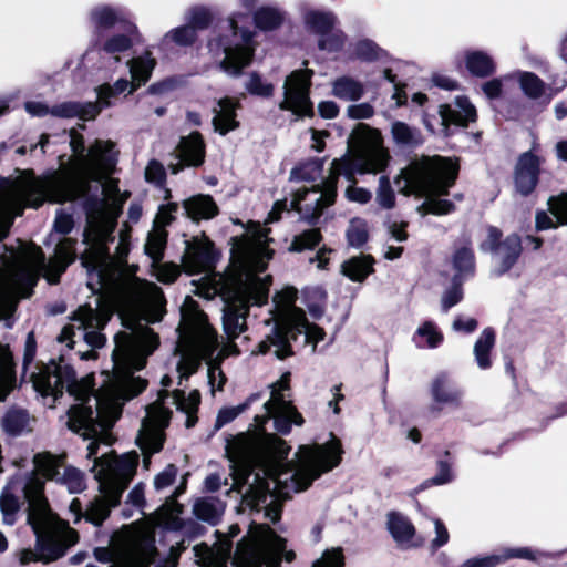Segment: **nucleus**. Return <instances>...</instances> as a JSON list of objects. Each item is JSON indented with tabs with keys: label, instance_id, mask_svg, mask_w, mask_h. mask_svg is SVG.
<instances>
[{
	"label": "nucleus",
	"instance_id": "1",
	"mask_svg": "<svg viewBox=\"0 0 567 567\" xmlns=\"http://www.w3.org/2000/svg\"><path fill=\"white\" fill-rule=\"evenodd\" d=\"M72 156L64 162L60 156V167L43 176L32 171H21L14 177L0 178V240L25 207L38 208L44 202L65 203L84 196L90 181L102 182L103 207L87 215L84 241L87 245L81 256L82 265L87 269V285L97 292H117L128 299L133 315L124 319L123 324L159 321L164 315L165 299L155 284L128 279L126 257L130 251V235L122 231L114 255H110L106 241L115 227V220L128 193H121L117 181L109 178L116 165V152L111 141L96 140L86 151L84 137L74 128L70 131Z\"/></svg>",
	"mask_w": 567,
	"mask_h": 567
},
{
	"label": "nucleus",
	"instance_id": "2",
	"mask_svg": "<svg viewBox=\"0 0 567 567\" xmlns=\"http://www.w3.org/2000/svg\"><path fill=\"white\" fill-rule=\"evenodd\" d=\"M125 328L114 338L112 373H102L103 380L95 393H92V377L78 380L73 368L63 359L51 361L32 374L34 389L41 395L51 398L52 403L63 394L64 389L79 402L69 410L68 426L85 440H91L87 457L93 460L92 470L101 496L90 503L84 517L95 526L102 525L111 508L118 505L140 460L135 451L121 456L111 451L99 457L100 445H112L114 437L111 427L118 419L122 406L145 390L146 380L134 377V372L144 368L147 357L158 346V337L146 324L137 321L125 323Z\"/></svg>",
	"mask_w": 567,
	"mask_h": 567
},
{
	"label": "nucleus",
	"instance_id": "3",
	"mask_svg": "<svg viewBox=\"0 0 567 567\" xmlns=\"http://www.w3.org/2000/svg\"><path fill=\"white\" fill-rule=\"evenodd\" d=\"M290 446L264 432L243 433L227 445L234 488L243 494V507L275 523L281 515L282 499L307 489L315 480L341 462L340 440L300 445L295 458L284 463Z\"/></svg>",
	"mask_w": 567,
	"mask_h": 567
},
{
	"label": "nucleus",
	"instance_id": "4",
	"mask_svg": "<svg viewBox=\"0 0 567 567\" xmlns=\"http://www.w3.org/2000/svg\"><path fill=\"white\" fill-rule=\"evenodd\" d=\"M234 241L231 269L224 275H214L208 286L199 287L197 291L206 299L221 297L223 328L230 339L246 329L249 308L267 302L271 278L262 274L272 255L268 249V230L259 224L251 225Z\"/></svg>",
	"mask_w": 567,
	"mask_h": 567
},
{
	"label": "nucleus",
	"instance_id": "5",
	"mask_svg": "<svg viewBox=\"0 0 567 567\" xmlns=\"http://www.w3.org/2000/svg\"><path fill=\"white\" fill-rule=\"evenodd\" d=\"M391 161L388 147L381 132L365 124H359L351 135L347 153L331 163L329 175L322 185L302 188L296 192L291 207L305 220L315 223L322 212L331 206L337 196V183L343 175L354 182V174H381Z\"/></svg>",
	"mask_w": 567,
	"mask_h": 567
},
{
	"label": "nucleus",
	"instance_id": "6",
	"mask_svg": "<svg viewBox=\"0 0 567 567\" xmlns=\"http://www.w3.org/2000/svg\"><path fill=\"white\" fill-rule=\"evenodd\" d=\"M75 259L74 241L62 239L54 256L48 261L33 244L24 245L19 252L10 251L0 260V319L8 318L19 298H27L40 275L50 284L58 282L66 267Z\"/></svg>",
	"mask_w": 567,
	"mask_h": 567
},
{
	"label": "nucleus",
	"instance_id": "7",
	"mask_svg": "<svg viewBox=\"0 0 567 567\" xmlns=\"http://www.w3.org/2000/svg\"><path fill=\"white\" fill-rule=\"evenodd\" d=\"M41 482L32 480L25 487L28 524L35 535V548H23L17 553L19 563L48 564L64 556L66 549L78 543V532L60 519L41 495Z\"/></svg>",
	"mask_w": 567,
	"mask_h": 567
},
{
	"label": "nucleus",
	"instance_id": "8",
	"mask_svg": "<svg viewBox=\"0 0 567 567\" xmlns=\"http://www.w3.org/2000/svg\"><path fill=\"white\" fill-rule=\"evenodd\" d=\"M457 171L456 163L440 156L414 159L402 171L411 190L425 197L417 208L421 215H445L454 209L450 200L440 197L447 194L456 179Z\"/></svg>",
	"mask_w": 567,
	"mask_h": 567
},
{
	"label": "nucleus",
	"instance_id": "9",
	"mask_svg": "<svg viewBox=\"0 0 567 567\" xmlns=\"http://www.w3.org/2000/svg\"><path fill=\"white\" fill-rule=\"evenodd\" d=\"M177 351L181 359L177 365L179 378L193 374L202 360L210 358L218 348V337L208 323L207 316L190 297L185 298L181 308Z\"/></svg>",
	"mask_w": 567,
	"mask_h": 567
},
{
	"label": "nucleus",
	"instance_id": "10",
	"mask_svg": "<svg viewBox=\"0 0 567 567\" xmlns=\"http://www.w3.org/2000/svg\"><path fill=\"white\" fill-rule=\"evenodd\" d=\"M172 399V404L187 415L186 426L195 424L194 413L197 411L200 395L198 391H192L187 396L184 391L176 390L172 396L166 390L158 394V399L146 408V415L143 419L136 443L140 446L144 460L143 464L147 468L150 456L162 450L165 440L164 430L169 423L171 411L166 406V400Z\"/></svg>",
	"mask_w": 567,
	"mask_h": 567
},
{
	"label": "nucleus",
	"instance_id": "11",
	"mask_svg": "<svg viewBox=\"0 0 567 567\" xmlns=\"http://www.w3.org/2000/svg\"><path fill=\"white\" fill-rule=\"evenodd\" d=\"M286 540L268 525L256 524L236 547L231 564L235 567H280L281 558L290 563L292 550H286Z\"/></svg>",
	"mask_w": 567,
	"mask_h": 567
},
{
	"label": "nucleus",
	"instance_id": "12",
	"mask_svg": "<svg viewBox=\"0 0 567 567\" xmlns=\"http://www.w3.org/2000/svg\"><path fill=\"white\" fill-rule=\"evenodd\" d=\"M297 290L288 287L274 296L275 309L271 311L274 327L271 332L259 342L260 353L272 352L278 359H285L292 354L289 350L287 329L297 320H301L305 312L295 306Z\"/></svg>",
	"mask_w": 567,
	"mask_h": 567
},
{
	"label": "nucleus",
	"instance_id": "13",
	"mask_svg": "<svg viewBox=\"0 0 567 567\" xmlns=\"http://www.w3.org/2000/svg\"><path fill=\"white\" fill-rule=\"evenodd\" d=\"M113 308V305L99 306L97 309L89 306L80 307L71 322L61 330L58 341L65 343L71 349L75 338H80L92 348H101L105 342V337L101 333V330L110 320Z\"/></svg>",
	"mask_w": 567,
	"mask_h": 567
},
{
	"label": "nucleus",
	"instance_id": "14",
	"mask_svg": "<svg viewBox=\"0 0 567 567\" xmlns=\"http://www.w3.org/2000/svg\"><path fill=\"white\" fill-rule=\"evenodd\" d=\"M290 374H284L276 383L271 385V393L268 401L264 403L265 413L255 416V426L262 429L264 424L272 419L275 430L287 434L291 425H302L303 417L292 405L289 394Z\"/></svg>",
	"mask_w": 567,
	"mask_h": 567
},
{
	"label": "nucleus",
	"instance_id": "15",
	"mask_svg": "<svg viewBox=\"0 0 567 567\" xmlns=\"http://www.w3.org/2000/svg\"><path fill=\"white\" fill-rule=\"evenodd\" d=\"M231 37H223L216 45L224 53L220 68L231 75H238L246 68L252 58L255 47L252 44V33L250 31L238 32V25L235 18L229 19Z\"/></svg>",
	"mask_w": 567,
	"mask_h": 567
},
{
	"label": "nucleus",
	"instance_id": "16",
	"mask_svg": "<svg viewBox=\"0 0 567 567\" xmlns=\"http://www.w3.org/2000/svg\"><path fill=\"white\" fill-rule=\"evenodd\" d=\"M313 71L301 69L292 71L284 83V100L279 103V109L290 111L297 117L312 114V103L310 101V86Z\"/></svg>",
	"mask_w": 567,
	"mask_h": 567
},
{
	"label": "nucleus",
	"instance_id": "17",
	"mask_svg": "<svg viewBox=\"0 0 567 567\" xmlns=\"http://www.w3.org/2000/svg\"><path fill=\"white\" fill-rule=\"evenodd\" d=\"M102 563L113 561L111 567H147L152 561L153 546L146 537L130 538L118 553L106 548H97L94 553Z\"/></svg>",
	"mask_w": 567,
	"mask_h": 567
},
{
	"label": "nucleus",
	"instance_id": "18",
	"mask_svg": "<svg viewBox=\"0 0 567 567\" xmlns=\"http://www.w3.org/2000/svg\"><path fill=\"white\" fill-rule=\"evenodd\" d=\"M132 76V83L125 79L117 80L113 86L103 84L97 89V103L99 106H109L111 104L110 97L121 94L125 91L132 93L137 86L145 83L151 75V72L155 65L154 59L151 58L150 53L145 55L132 59L127 62Z\"/></svg>",
	"mask_w": 567,
	"mask_h": 567
},
{
	"label": "nucleus",
	"instance_id": "19",
	"mask_svg": "<svg viewBox=\"0 0 567 567\" xmlns=\"http://www.w3.org/2000/svg\"><path fill=\"white\" fill-rule=\"evenodd\" d=\"M238 533L239 527L234 525L229 527L228 536H220L214 546L209 547L206 544L194 546L196 563L200 567H227L231 548L230 538L237 536Z\"/></svg>",
	"mask_w": 567,
	"mask_h": 567
},
{
	"label": "nucleus",
	"instance_id": "20",
	"mask_svg": "<svg viewBox=\"0 0 567 567\" xmlns=\"http://www.w3.org/2000/svg\"><path fill=\"white\" fill-rule=\"evenodd\" d=\"M542 163L543 158L535 153V147L518 157L514 174L518 193L528 195L535 189Z\"/></svg>",
	"mask_w": 567,
	"mask_h": 567
},
{
	"label": "nucleus",
	"instance_id": "21",
	"mask_svg": "<svg viewBox=\"0 0 567 567\" xmlns=\"http://www.w3.org/2000/svg\"><path fill=\"white\" fill-rule=\"evenodd\" d=\"M214 262L213 244L207 239L188 241L183 257L184 271L194 275L207 271Z\"/></svg>",
	"mask_w": 567,
	"mask_h": 567
},
{
	"label": "nucleus",
	"instance_id": "22",
	"mask_svg": "<svg viewBox=\"0 0 567 567\" xmlns=\"http://www.w3.org/2000/svg\"><path fill=\"white\" fill-rule=\"evenodd\" d=\"M501 233L496 228L488 230V245L494 251V259L501 265L502 271L509 269L522 251L520 238L517 235H509L503 243L498 244Z\"/></svg>",
	"mask_w": 567,
	"mask_h": 567
},
{
	"label": "nucleus",
	"instance_id": "23",
	"mask_svg": "<svg viewBox=\"0 0 567 567\" xmlns=\"http://www.w3.org/2000/svg\"><path fill=\"white\" fill-rule=\"evenodd\" d=\"M432 409L440 411L445 406H458L463 392L445 374L435 377L431 382Z\"/></svg>",
	"mask_w": 567,
	"mask_h": 567
},
{
	"label": "nucleus",
	"instance_id": "24",
	"mask_svg": "<svg viewBox=\"0 0 567 567\" xmlns=\"http://www.w3.org/2000/svg\"><path fill=\"white\" fill-rule=\"evenodd\" d=\"M386 525L390 534L400 548L411 549L423 544V538H417L415 536V527L408 517L399 513H390L388 515Z\"/></svg>",
	"mask_w": 567,
	"mask_h": 567
},
{
	"label": "nucleus",
	"instance_id": "25",
	"mask_svg": "<svg viewBox=\"0 0 567 567\" xmlns=\"http://www.w3.org/2000/svg\"><path fill=\"white\" fill-rule=\"evenodd\" d=\"M239 107L238 101L230 97H223L214 107L213 125L216 132L221 135L227 134L238 127L236 120V110Z\"/></svg>",
	"mask_w": 567,
	"mask_h": 567
},
{
	"label": "nucleus",
	"instance_id": "26",
	"mask_svg": "<svg viewBox=\"0 0 567 567\" xmlns=\"http://www.w3.org/2000/svg\"><path fill=\"white\" fill-rule=\"evenodd\" d=\"M440 115L444 124L466 126L468 122L475 121L476 110L467 97L455 99V109L450 105H441Z\"/></svg>",
	"mask_w": 567,
	"mask_h": 567
},
{
	"label": "nucleus",
	"instance_id": "27",
	"mask_svg": "<svg viewBox=\"0 0 567 567\" xmlns=\"http://www.w3.org/2000/svg\"><path fill=\"white\" fill-rule=\"evenodd\" d=\"M34 463V472L31 474V476L28 478L27 483L23 487V494L25 495V487L32 480H38L41 482L42 488H41V495L47 501V498L43 495V488H44V481L39 477V475L49 478L54 480L59 476V468L61 466V457H58L55 455H52L48 452L38 453L33 457Z\"/></svg>",
	"mask_w": 567,
	"mask_h": 567
},
{
	"label": "nucleus",
	"instance_id": "28",
	"mask_svg": "<svg viewBox=\"0 0 567 567\" xmlns=\"http://www.w3.org/2000/svg\"><path fill=\"white\" fill-rule=\"evenodd\" d=\"M101 112L96 103L63 102L51 109V115L62 118L79 117L84 121L93 120Z\"/></svg>",
	"mask_w": 567,
	"mask_h": 567
},
{
	"label": "nucleus",
	"instance_id": "29",
	"mask_svg": "<svg viewBox=\"0 0 567 567\" xmlns=\"http://www.w3.org/2000/svg\"><path fill=\"white\" fill-rule=\"evenodd\" d=\"M177 154L182 162L189 166L203 164L205 145L199 133H192L183 137L177 147Z\"/></svg>",
	"mask_w": 567,
	"mask_h": 567
},
{
	"label": "nucleus",
	"instance_id": "30",
	"mask_svg": "<svg viewBox=\"0 0 567 567\" xmlns=\"http://www.w3.org/2000/svg\"><path fill=\"white\" fill-rule=\"evenodd\" d=\"M184 210L192 220L213 218L217 212V205L208 195L193 196L184 202Z\"/></svg>",
	"mask_w": 567,
	"mask_h": 567
},
{
	"label": "nucleus",
	"instance_id": "31",
	"mask_svg": "<svg viewBox=\"0 0 567 567\" xmlns=\"http://www.w3.org/2000/svg\"><path fill=\"white\" fill-rule=\"evenodd\" d=\"M390 133L393 143L400 148H413L423 142L420 130L402 121L392 122Z\"/></svg>",
	"mask_w": 567,
	"mask_h": 567
},
{
	"label": "nucleus",
	"instance_id": "32",
	"mask_svg": "<svg viewBox=\"0 0 567 567\" xmlns=\"http://www.w3.org/2000/svg\"><path fill=\"white\" fill-rule=\"evenodd\" d=\"M333 96L344 101H358L364 94L363 84L348 75L337 78L331 83Z\"/></svg>",
	"mask_w": 567,
	"mask_h": 567
},
{
	"label": "nucleus",
	"instance_id": "33",
	"mask_svg": "<svg viewBox=\"0 0 567 567\" xmlns=\"http://www.w3.org/2000/svg\"><path fill=\"white\" fill-rule=\"evenodd\" d=\"M305 334L306 343H311L313 348L316 344L323 340L326 333L322 328L311 324L308 322L306 316H302L301 320H297L292 326L287 329V337L289 338V343L291 340H296L299 334ZM289 350L291 351V346L289 344Z\"/></svg>",
	"mask_w": 567,
	"mask_h": 567
},
{
	"label": "nucleus",
	"instance_id": "34",
	"mask_svg": "<svg viewBox=\"0 0 567 567\" xmlns=\"http://www.w3.org/2000/svg\"><path fill=\"white\" fill-rule=\"evenodd\" d=\"M453 279L465 280L474 275V255L470 248L457 249L452 257Z\"/></svg>",
	"mask_w": 567,
	"mask_h": 567
},
{
	"label": "nucleus",
	"instance_id": "35",
	"mask_svg": "<svg viewBox=\"0 0 567 567\" xmlns=\"http://www.w3.org/2000/svg\"><path fill=\"white\" fill-rule=\"evenodd\" d=\"M443 341V334L432 321H425L414 332L413 342L420 349H435Z\"/></svg>",
	"mask_w": 567,
	"mask_h": 567
},
{
	"label": "nucleus",
	"instance_id": "36",
	"mask_svg": "<svg viewBox=\"0 0 567 567\" xmlns=\"http://www.w3.org/2000/svg\"><path fill=\"white\" fill-rule=\"evenodd\" d=\"M34 419L27 411L19 409L10 410L3 419L4 430L12 435L31 431Z\"/></svg>",
	"mask_w": 567,
	"mask_h": 567
},
{
	"label": "nucleus",
	"instance_id": "37",
	"mask_svg": "<svg viewBox=\"0 0 567 567\" xmlns=\"http://www.w3.org/2000/svg\"><path fill=\"white\" fill-rule=\"evenodd\" d=\"M467 70L476 76H488L495 71L493 59L482 51H468L465 54Z\"/></svg>",
	"mask_w": 567,
	"mask_h": 567
},
{
	"label": "nucleus",
	"instance_id": "38",
	"mask_svg": "<svg viewBox=\"0 0 567 567\" xmlns=\"http://www.w3.org/2000/svg\"><path fill=\"white\" fill-rule=\"evenodd\" d=\"M372 265L370 256L353 257L342 264L341 272L353 281H363L372 271Z\"/></svg>",
	"mask_w": 567,
	"mask_h": 567
},
{
	"label": "nucleus",
	"instance_id": "39",
	"mask_svg": "<svg viewBox=\"0 0 567 567\" xmlns=\"http://www.w3.org/2000/svg\"><path fill=\"white\" fill-rule=\"evenodd\" d=\"M495 344V333L492 329H484L474 344V355L477 365L486 370L492 362L489 353Z\"/></svg>",
	"mask_w": 567,
	"mask_h": 567
},
{
	"label": "nucleus",
	"instance_id": "40",
	"mask_svg": "<svg viewBox=\"0 0 567 567\" xmlns=\"http://www.w3.org/2000/svg\"><path fill=\"white\" fill-rule=\"evenodd\" d=\"M12 482L9 483L0 495V511L6 525H13L20 512V501L12 493Z\"/></svg>",
	"mask_w": 567,
	"mask_h": 567
},
{
	"label": "nucleus",
	"instance_id": "41",
	"mask_svg": "<svg viewBox=\"0 0 567 567\" xmlns=\"http://www.w3.org/2000/svg\"><path fill=\"white\" fill-rule=\"evenodd\" d=\"M516 79L523 93L533 100L539 99L546 91V84L536 74L532 72H516L512 74Z\"/></svg>",
	"mask_w": 567,
	"mask_h": 567
},
{
	"label": "nucleus",
	"instance_id": "42",
	"mask_svg": "<svg viewBox=\"0 0 567 567\" xmlns=\"http://www.w3.org/2000/svg\"><path fill=\"white\" fill-rule=\"evenodd\" d=\"M306 25L318 34L327 33L336 24V17L332 12L308 10L303 14Z\"/></svg>",
	"mask_w": 567,
	"mask_h": 567
},
{
	"label": "nucleus",
	"instance_id": "43",
	"mask_svg": "<svg viewBox=\"0 0 567 567\" xmlns=\"http://www.w3.org/2000/svg\"><path fill=\"white\" fill-rule=\"evenodd\" d=\"M225 509L224 503L217 498L207 497L198 499L194 504L195 515L206 522L215 524L223 515Z\"/></svg>",
	"mask_w": 567,
	"mask_h": 567
},
{
	"label": "nucleus",
	"instance_id": "44",
	"mask_svg": "<svg viewBox=\"0 0 567 567\" xmlns=\"http://www.w3.org/2000/svg\"><path fill=\"white\" fill-rule=\"evenodd\" d=\"M256 27L262 30H272L284 21V13L275 7H261L255 14Z\"/></svg>",
	"mask_w": 567,
	"mask_h": 567
},
{
	"label": "nucleus",
	"instance_id": "45",
	"mask_svg": "<svg viewBox=\"0 0 567 567\" xmlns=\"http://www.w3.org/2000/svg\"><path fill=\"white\" fill-rule=\"evenodd\" d=\"M167 233L163 227L154 226L147 236L145 252L153 261L161 260L166 245Z\"/></svg>",
	"mask_w": 567,
	"mask_h": 567
},
{
	"label": "nucleus",
	"instance_id": "46",
	"mask_svg": "<svg viewBox=\"0 0 567 567\" xmlns=\"http://www.w3.org/2000/svg\"><path fill=\"white\" fill-rule=\"evenodd\" d=\"M91 21L96 29H109L121 20V14L107 6H99L90 13Z\"/></svg>",
	"mask_w": 567,
	"mask_h": 567
},
{
	"label": "nucleus",
	"instance_id": "47",
	"mask_svg": "<svg viewBox=\"0 0 567 567\" xmlns=\"http://www.w3.org/2000/svg\"><path fill=\"white\" fill-rule=\"evenodd\" d=\"M368 224L362 218H352L347 229V239L352 247H361L368 240Z\"/></svg>",
	"mask_w": 567,
	"mask_h": 567
},
{
	"label": "nucleus",
	"instance_id": "48",
	"mask_svg": "<svg viewBox=\"0 0 567 567\" xmlns=\"http://www.w3.org/2000/svg\"><path fill=\"white\" fill-rule=\"evenodd\" d=\"M322 169V159H311L293 168L291 177L297 181H315L321 175Z\"/></svg>",
	"mask_w": 567,
	"mask_h": 567
},
{
	"label": "nucleus",
	"instance_id": "49",
	"mask_svg": "<svg viewBox=\"0 0 567 567\" xmlns=\"http://www.w3.org/2000/svg\"><path fill=\"white\" fill-rule=\"evenodd\" d=\"M321 240V234L318 229H309L296 236L290 245L289 250L300 252L311 249Z\"/></svg>",
	"mask_w": 567,
	"mask_h": 567
},
{
	"label": "nucleus",
	"instance_id": "50",
	"mask_svg": "<svg viewBox=\"0 0 567 567\" xmlns=\"http://www.w3.org/2000/svg\"><path fill=\"white\" fill-rule=\"evenodd\" d=\"M377 202L382 208L385 209H391L395 205V195L391 187L390 179L385 175H381L379 177Z\"/></svg>",
	"mask_w": 567,
	"mask_h": 567
},
{
	"label": "nucleus",
	"instance_id": "51",
	"mask_svg": "<svg viewBox=\"0 0 567 567\" xmlns=\"http://www.w3.org/2000/svg\"><path fill=\"white\" fill-rule=\"evenodd\" d=\"M60 480L70 493H79L85 487L83 474L74 467H66Z\"/></svg>",
	"mask_w": 567,
	"mask_h": 567
},
{
	"label": "nucleus",
	"instance_id": "52",
	"mask_svg": "<svg viewBox=\"0 0 567 567\" xmlns=\"http://www.w3.org/2000/svg\"><path fill=\"white\" fill-rule=\"evenodd\" d=\"M346 41L344 34L339 30H330L327 33L321 34L319 40V48L329 52L339 51Z\"/></svg>",
	"mask_w": 567,
	"mask_h": 567
},
{
	"label": "nucleus",
	"instance_id": "53",
	"mask_svg": "<svg viewBox=\"0 0 567 567\" xmlns=\"http://www.w3.org/2000/svg\"><path fill=\"white\" fill-rule=\"evenodd\" d=\"M462 280L453 279L451 288L446 289L441 297V306L444 312L457 305L463 299Z\"/></svg>",
	"mask_w": 567,
	"mask_h": 567
},
{
	"label": "nucleus",
	"instance_id": "54",
	"mask_svg": "<svg viewBox=\"0 0 567 567\" xmlns=\"http://www.w3.org/2000/svg\"><path fill=\"white\" fill-rule=\"evenodd\" d=\"M452 481V473H451V467L450 465L444 462V461H441L439 462V472L437 474L430 478V480H426L425 482H423L419 487H416L413 492V494H416L430 486H433V485H443V484H446L449 482Z\"/></svg>",
	"mask_w": 567,
	"mask_h": 567
},
{
	"label": "nucleus",
	"instance_id": "55",
	"mask_svg": "<svg viewBox=\"0 0 567 567\" xmlns=\"http://www.w3.org/2000/svg\"><path fill=\"white\" fill-rule=\"evenodd\" d=\"M212 22V13L207 8L195 7L188 12V25L194 30H203Z\"/></svg>",
	"mask_w": 567,
	"mask_h": 567
},
{
	"label": "nucleus",
	"instance_id": "56",
	"mask_svg": "<svg viewBox=\"0 0 567 567\" xmlns=\"http://www.w3.org/2000/svg\"><path fill=\"white\" fill-rule=\"evenodd\" d=\"M165 39H169L179 45H189L196 39V31L193 27L186 24L167 32Z\"/></svg>",
	"mask_w": 567,
	"mask_h": 567
},
{
	"label": "nucleus",
	"instance_id": "57",
	"mask_svg": "<svg viewBox=\"0 0 567 567\" xmlns=\"http://www.w3.org/2000/svg\"><path fill=\"white\" fill-rule=\"evenodd\" d=\"M312 567H344L342 549L332 548L326 550L322 556L313 563Z\"/></svg>",
	"mask_w": 567,
	"mask_h": 567
},
{
	"label": "nucleus",
	"instance_id": "58",
	"mask_svg": "<svg viewBox=\"0 0 567 567\" xmlns=\"http://www.w3.org/2000/svg\"><path fill=\"white\" fill-rule=\"evenodd\" d=\"M548 207L559 225H567V193L549 198Z\"/></svg>",
	"mask_w": 567,
	"mask_h": 567
},
{
	"label": "nucleus",
	"instance_id": "59",
	"mask_svg": "<svg viewBox=\"0 0 567 567\" xmlns=\"http://www.w3.org/2000/svg\"><path fill=\"white\" fill-rule=\"evenodd\" d=\"M357 58L365 61H372L381 55V49L370 40H361L354 47Z\"/></svg>",
	"mask_w": 567,
	"mask_h": 567
},
{
	"label": "nucleus",
	"instance_id": "60",
	"mask_svg": "<svg viewBox=\"0 0 567 567\" xmlns=\"http://www.w3.org/2000/svg\"><path fill=\"white\" fill-rule=\"evenodd\" d=\"M246 89L249 93L268 97L271 96L274 93V86L272 84L264 81L260 76L257 74H251L247 84Z\"/></svg>",
	"mask_w": 567,
	"mask_h": 567
},
{
	"label": "nucleus",
	"instance_id": "61",
	"mask_svg": "<svg viewBox=\"0 0 567 567\" xmlns=\"http://www.w3.org/2000/svg\"><path fill=\"white\" fill-rule=\"evenodd\" d=\"M132 45V39L125 34H117L111 37L103 44V50L110 54H117L120 52L126 51Z\"/></svg>",
	"mask_w": 567,
	"mask_h": 567
},
{
	"label": "nucleus",
	"instance_id": "62",
	"mask_svg": "<svg viewBox=\"0 0 567 567\" xmlns=\"http://www.w3.org/2000/svg\"><path fill=\"white\" fill-rule=\"evenodd\" d=\"M512 79V75L493 79L483 83L482 91L488 99H497L503 93L504 83Z\"/></svg>",
	"mask_w": 567,
	"mask_h": 567
},
{
	"label": "nucleus",
	"instance_id": "63",
	"mask_svg": "<svg viewBox=\"0 0 567 567\" xmlns=\"http://www.w3.org/2000/svg\"><path fill=\"white\" fill-rule=\"evenodd\" d=\"M502 563H504V558L501 555H489L470 558L461 567H496Z\"/></svg>",
	"mask_w": 567,
	"mask_h": 567
},
{
	"label": "nucleus",
	"instance_id": "64",
	"mask_svg": "<svg viewBox=\"0 0 567 567\" xmlns=\"http://www.w3.org/2000/svg\"><path fill=\"white\" fill-rule=\"evenodd\" d=\"M374 114V109L370 103L363 102L359 104L349 105L347 115L353 120L370 118Z\"/></svg>",
	"mask_w": 567,
	"mask_h": 567
}]
</instances>
